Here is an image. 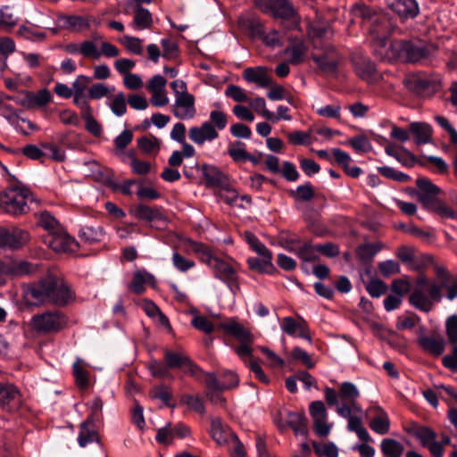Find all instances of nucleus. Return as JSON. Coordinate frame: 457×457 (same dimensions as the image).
<instances>
[{"label":"nucleus","instance_id":"1","mask_svg":"<svg viewBox=\"0 0 457 457\" xmlns=\"http://www.w3.org/2000/svg\"><path fill=\"white\" fill-rule=\"evenodd\" d=\"M436 278L429 279L424 273H420L414 284V287L409 295V303L415 309L430 312L435 305L440 303L444 297L453 301L457 298V275L452 274L441 265L435 266Z\"/></svg>","mask_w":457,"mask_h":457},{"label":"nucleus","instance_id":"2","mask_svg":"<svg viewBox=\"0 0 457 457\" xmlns=\"http://www.w3.org/2000/svg\"><path fill=\"white\" fill-rule=\"evenodd\" d=\"M27 301L33 305L50 303L65 307L75 301L76 294L71 285L62 277L47 274L39 280L27 286L24 290Z\"/></svg>","mask_w":457,"mask_h":457},{"label":"nucleus","instance_id":"3","mask_svg":"<svg viewBox=\"0 0 457 457\" xmlns=\"http://www.w3.org/2000/svg\"><path fill=\"white\" fill-rule=\"evenodd\" d=\"M436 52L437 47L434 44L403 40L390 42L388 49L385 52L376 49V54L383 61H401L413 63L428 60Z\"/></svg>","mask_w":457,"mask_h":457},{"label":"nucleus","instance_id":"4","mask_svg":"<svg viewBox=\"0 0 457 457\" xmlns=\"http://www.w3.org/2000/svg\"><path fill=\"white\" fill-rule=\"evenodd\" d=\"M353 12L356 18L361 20L362 27L372 37L374 52L376 53V49L384 52L388 49L390 42L387 37L390 34L391 23L387 15L365 4H356Z\"/></svg>","mask_w":457,"mask_h":457},{"label":"nucleus","instance_id":"5","mask_svg":"<svg viewBox=\"0 0 457 457\" xmlns=\"http://www.w3.org/2000/svg\"><path fill=\"white\" fill-rule=\"evenodd\" d=\"M325 400L329 406H346L350 410H355L361 412V406L358 403L360 391L352 382H343L340 384L338 392L331 387L324 389Z\"/></svg>","mask_w":457,"mask_h":457},{"label":"nucleus","instance_id":"6","mask_svg":"<svg viewBox=\"0 0 457 457\" xmlns=\"http://www.w3.org/2000/svg\"><path fill=\"white\" fill-rule=\"evenodd\" d=\"M68 323L67 316L61 311H47L32 316L29 326L38 334H54L63 329Z\"/></svg>","mask_w":457,"mask_h":457},{"label":"nucleus","instance_id":"7","mask_svg":"<svg viewBox=\"0 0 457 457\" xmlns=\"http://www.w3.org/2000/svg\"><path fill=\"white\" fill-rule=\"evenodd\" d=\"M30 191L23 187L12 186L0 192V208L11 215H20L26 212Z\"/></svg>","mask_w":457,"mask_h":457},{"label":"nucleus","instance_id":"8","mask_svg":"<svg viewBox=\"0 0 457 457\" xmlns=\"http://www.w3.org/2000/svg\"><path fill=\"white\" fill-rule=\"evenodd\" d=\"M237 266V263L233 259L219 257L212 267L214 277L224 282L233 294L239 290Z\"/></svg>","mask_w":457,"mask_h":457},{"label":"nucleus","instance_id":"9","mask_svg":"<svg viewBox=\"0 0 457 457\" xmlns=\"http://www.w3.org/2000/svg\"><path fill=\"white\" fill-rule=\"evenodd\" d=\"M163 358L169 369H181L184 373L196 378L203 374L201 368L182 351L165 350Z\"/></svg>","mask_w":457,"mask_h":457},{"label":"nucleus","instance_id":"10","mask_svg":"<svg viewBox=\"0 0 457 457\" xmlns=\"http://www.w3.org/2000/svg\"><path fill=\"white\" fill-rule=\"evenodd\" d=\"M44 242L54 252L58 253H74L78 250L79 244L63 228L60 231H55L53 234H46L43 236Z\"/></svg>","mask_w":457,"mask_h":457},{"label":"nucleus","instance_id":"11","mask_svg":"<svg viewBox=\"0 0 457 457\" xmlns=\"http://www.w3.org/2000/svg\"><path fill=\"white\" fill-rule=\"evenodd\" d=\"M255 5L275 18L291 19L295 15V10L287 0H255Z\"/></svg>","mask_w":457,"mask_h":457},{"label":"nucleus","instance_id":"12","mask_svg":"<svg viewBox=\"0 0 457 457\" xmlns=\"http://www.w3.org/2000/svg\"><path fill=\"white\" fill-rule=\"evenodd\" d=\"M309 412L313 420V428L319 436H327L331 430V425L328 424V413L325 404L321 401H313L309 406Z\"/></svg>","mask_w":457,"mask_h":457},{"label":"nucleus","instance_id":"13","mask_svg":"<svg viewBox=\"0 0 457 457\" xmlns=\"http://www.w3.org/2000/svg\"><path fill=\"white\" fill-rule=\"evenodd\" d=\"M195 96L192 94H184L175 97L171 106V112L179 120H191L196 114Z\"/></svg>","mask_w":457,"mask_h":457},{"label":"nucleus","instance_id":"14","mask_svg":"<svg viewBox=\"0 0 457 457\" xmlns=\"http://www.w3.org/2000/svg\"><path fill=\"white\" fill-rule=\"evenodd\" d=\"M312 59L323 72L334 73L337 69L340 56L333 46H328L320 54H312Z\"/></svg>","mask_w":457,"mask_h":457},{"label":"nucleus","instance_id":"15","mask_svg":"<svg viewBox=\"0 0 457 457\" xmlns=\"http://www.w3.org/2000/svg\"><path fill=\"white\" fill-rule=\"evenodd\" d=\"M91 16L58 14L56 21L61 29L81 32L90 29Z\"/></svg>","mask_w":457,"mask_h":457},{"label":"nucleus","instance_id":"16","mask_svg":"<svg viewBox=\"0 0 457 457\" xmlns=\"http://www.w3.org/2000/svg\"><path fill=\"white\" fill-rule=\"evenodd\" d=\"M90 81L91 79L89 77L79 75L72 82L73 103L80 109V112H84L91 108L87 100V96L85 94L87 84Z\"/></svg>","mask_w":457,"mask_h":457},{"label":"nucleus","instance_id":"17","mask_svg":"<svg viewBox=\"0 0 457 457\" xmlns=\"http://www.w3.org/2000/svg\"><path fill=\"white\" fill-rule=\"evenodd\" d=\"M219 328L226 334L232 336L238 342H253V337L249 330L235 319L227 320L219 324Z\"/></svg>","mask_w":457,"mask_h":457},{"label":"nucleus","instance_id":"18","mask_svg":"<svg viewBox=\"0 0 457 457\" xmlns=\"http://www.w3.org/2000/svg\"><path fill=\"white\" fill-rule=\"evenodd\" d=\"M243 79L248 83H254L260 87H268L272 83L269 69L265 66L249 67L243 71Z\"/></svg>","mask_w":457,"mask_h":457},{"label":"nucleus","instance_id":"19","mask_svg":"<svg viewBox=\"0 0 457 457\" xmlns=\"http://www.w3.org/2000/svg\"><path fill=\"white\" fill-rule=\"evenodd\" d=\"M189 139L198 145H203L206 141H213L219 137V133L214 129L213 125L209 121H204L199 127H192L188 131Z\"/></svg>","mask_w":457,"mask_h":457},{"label":"nucleus","instance_id":"20","mask_svg":"<svg viewBox=\"0 0 457 457\" xmlns=\"http://www.w3.org/2000/svg\"><path fill=\"white\" fill-rule=\"evenodd\" d=\"M280 327L282 331L288 336L299 337L310 342L312 341L307 324L303 319L295 320L292 317H285L281 321Z\"/></svg>","mask_w":457,"mask_h":457},{"label":"nucleus","instance_id":"21","mask_svg":"<svg viewBox=\"0 0 457 457\" xmlns=\"http://www.w3.org/2000/svg\"><path fill=\"white\" fill-rule=\"evenodd\" d=\"M386 4L393 12L404 19H413L420 12L416 0H386Z\"/></svg>","mask_w":457,"mask_h":457},{"label":"nucleus","instance_id":"22","mask_svg":"<svg viewBox=\"0 0 457 457\" xmlns=\"http://www.w3.org/2000/svg\"><path fill=\"white\" fill-rule=\"evenodd\" d=\"M418 344L424 352L435 356L441 355L445 347V340L440 335H422L418 338Z\"/></svg>","mask_w":457,"mask_h":457},{"label":"nucleus","instance_id":"23","mask_svg":"<svg viewBox=\"0 0 457 457\" xmlns=\"http://www.w3.org/2000/svg\"><path fill=\"white\" fill-rule=\"evenodd\" d=\"M29 240V233L20 228H14L12 232L4 231L0 234V245L12 249H18L23 246Z\"/></svg>","mask_w":457,"mask_h":457},{"label":"nucleus","instance_id":"24","mask_svg":"<svg viewBox=\"0 0 457 457\" xmlns=\"http://www.w3.org/2000/svg\"><path fill=\"white\" fill-rule=\"evenodd\" d=\"M354 71L359 78L370 84L376 82L378 78L375 64L367 58L355 60Z\"/></svg>","mask_w":457,"mask_h":457},{"label":"nucleus","instance_id":"25","mask_svg":"<svg viewBox=\"0 0 457 457\" xmlns=\"http://www.w3.org/2000/svg\"><path fill=\"white\" fill-rule=\"evenodd\" d=\"M224 377H230L231 382L220 381L213 373H207L205 375L206 392L226 390L237 386L238 378L236 373L232 371H225Z\"/></svg>","mask_w":457,"mask_h":457},{"label":"nucleus","instance_id":"26","mask_svg":"<svg viewBox=\"0 0 457 457\" xmlns=\"http://www.w3.org/2000/svg\"><path fill=\"white\" fill-rule=\"evenodd\" d=\"M195 168L202 171L205 179L206 187H219L221 186L225 180L226 176L216 166L210 164L199 165L197 162L195 164Z\"/></svg>","mask_w":457,"mask_h":457},{"label":"nucleus","instance_id":"27","mask_svg":"<svg viewBox=\"0 0 457 457\" xmlns=\"http://www.w3.org/2000/svg\"><path fill=\"white\" fill-rule=\"evenodd\" d=\"M211 436L212 439L218 445L228 444L229 440L232 438V436H235L230 428L224 425L221 422L220 418H212L211 419Z\"/></svg>","mask_w":457,"mask_h":457},{"label":"nucleus","instance_id":"28","mask_svg":"<svg viewBox=\"0 0 457 457\" xmlns=\"http://www.w3.org/2000/svg\"><path fill=\"white\" fill-rule=\"evenodd\" d=\"M78 442L80 447H86L94 442H100L99 435L92 420H87L80 424Z\"/></svg>","mask_w":457,"mask_h":457},{"label":"nucleus","instance_id":"29","mask_svg":"<svg viewBox=\"0 0 457 457\" xmlns=\"http://www.w3.org/2000/svg\"><path fill=\"white\" fill-rule=\"evenodd\" d=\"M371 410L377 415L370 421V428L379 435L386 434L390 429V420L387 413L380 406H375Z\"/></svg>","mask_w":457,"mask_h":457},{"label":"nucleus","instance_id":"30","mask_svg":"<svg viewBox=\"0 0 457 457\" xmlns=\"http://www.w3.org/2000/svg\"><path fill=\"white\" fill-rule=\"evenodd\" d=\"M79 239L87 245L104 241L105 232L101 226H84L79 231Z\"/></svg>","mask_w":457,"mask_h":457},{"label":"nucleus","instance_id":"31","mask_svg":"<svg viewBox=\"0 0 457 457\" xmlns=\"http://www.w3.org/2000/svg\"><path fill=\"white\" fill-rule=\"evenodd\" d=\"M132 212L137 219L150 222L164 218L162 208L157 206L152 207L146 204H138L133 209Z\"/></svg>","mask_w":457,"mask_h":457},{"label":"nucleus","instance_id":"32","mask_svg":"<svg viewBox=\"0 0 457 457\" xmlns=\"http://www.w3.org/2000/svg\"><path fill=\"white\" fill-rule=\"evenodd\" d=\"M153 24V18L151 12L143 8L141 5H137L135 8L134 19L131 22V26L137 30H143L148 29Z\"/></svg>","mask_w":457,"mask_h":457},{"label":"nucleus","instance_id":"33","mask_svg":"<svg viewBox=\"0 0 457 457\" xmlns=\"http://www.w3.org/2000/svg\"><path fill=\"white\" fill-rule=\"evenodd\" d=\"M380 450L384 457H402L404 446L396 439L386 437L382 439Z\"/></svg>","mask_w":457,"mask_h":457},{"label":"nucleus","instance_id":"34","mask_svg":"<svg viewBox=\"0 0 457 457\" xmlns=\"http://www.w3.org/2000/svg\"><path fill=\"white\" fill-rule=\"evenodd\" d=\"M410 131L415 136L417 145L427 144L431 140L432 129L427 123L411 122Z\"/></svg>","mask_w":457,"mask_h":457},{"label":"nucleus","instance_id":"35","mask_svg":"<svg viewBox=\"0 0 457 457\" xmlns=\"http://www.w3.org/2000/svg\"><path fill=\"white\" fill-rule=\"evenodd\" d=\"M261 257L262 258L249 257L247 259L249 269L259 273H272L275 270V267L271 262L272 256Z\"/></svg>","mask_w":457,"mask_h":457},{"label":"nucleus","instance_id":"36","mask_svg":"<svg viewBox=\"0 0 457 457\" xmlns=\"http://www.w3.org/2000/svg\"><path fill=\"white\" fill-rule=\"evenodd\" d=\"M91 40H84L80 43V54L88 59H99L101 53L97 46V41L102 38L98 34H95Z\"/></svg>","mask_w":457,"mask_h":457},{"label":"nucleus","instance_id":"37","mask_svg":"<svg viewBox=\"0 0 457 457\" xmlns=\"http://www.w3.org/2000/svg\"><path fill=\"white\" fill-rule=\"evenodd\" d=\"M154 281V277L146 271H137L133 276L129 287L136 294H142L145 291V284H151Z\"/></svg>","mask_w":457,"mask_h":457},{"label":"nucleus","instance_id":"38","mask_svg":"<svg viewBox=\"0 0 457 457\" xmlns=\"http://www.w3.org/2000/svg\"><path fill=\"white\" fill-rule=\"evenodd\" d=\"M337 412L339 416L347 419V428L350 431L355 432L362 427V422L360 417L356 416L357 411L350 410L346 406H337Z\"/></svg>","mask_w":457,"mask_h":457},{"label":"nucleus","instance_id":"39","mask_svg":"<svg viewBox=\"0 0 457 457\" xmlns=\"http://www.w3.org/2000/svg\"><path fill=\"white\" fill-rule=\"evenodd\" d=\"M417 439L420 440V445L428 447L435 439H436V433L428 427L414 426L409 430Z\"/></svg>","mask_w":457,"mask_h":457},{"label":"nucleus","instance_id":"40","mask_svg":"<svg viewBox=\"0 0 457 457\" xmlns=\"http://www.w3.org/2000/svg\"><path fill=\"white\" fill-rule=\"evenodd\" d=\"M288 60L292 64H299L304 61L306 54V46L303 42H295L287 46L285 50Z\"/></svg>","mask_w":457,"mask_h":457},{"label":"nucleus","instance_id":"41","mask_svg":"<svg viewBox=\"0 0 457 457\" xmlns=\"http://www.w3.org/2000/svg\"><path fill=\"white\" fill-rule=\"evenodd\" d=\"M27 99L30 107L42 108L51 102L52 95L47 88H43L37 93H28Z\"/></svg>","mask_w":457,"mask_h":457},{"label":"nucleus","instance_id":"42","mask_svg":"<svg viewBox=\"0 0 457 457\" xmlns=\"http://www.w3.org/2000/svg\"><path fill=\"white\" fill-rule=\"evenodd\" d=\"M287 424L295 431L296 435L299 434L306 436L307 427L303 414L299 412H288Z\"/></svg>","mask_w":457,"mask_h":457},{"label":"nucleus","instance_id":"43","mask_svg":"<svg viewBox=\"0 0 457 457\" xmlns=\"http://www.w3.org/2000/svg\"><path fill=\"white\" fill-rule=\"evenodd\" d=\"M72 369L77 386L81 389L87 388L88 386V371L84 361L81 359H77Z\"/></svg>","mask_w":457,"mask_h":457},{"label":"nucleus","instance_id":"44","mask_svg":"<svg viewBox=\"0 0 457 457\" xmlns=\"http://www.w3.org/2000/svg\"><path fill=\"white\" fill-rule=\"evenodd\" d=\"M37 223L46 230V234H53L55 231H60V228H62L58 220L48 212H43L39 214Z\"/></svg>","mask_w":457,"mask_h":457},{"label":"nucleus","instance_id":"45","mask_svg":"<svg viewBox=\"0 0 457 457\" xmlns=\"http://www.w3.org/2000/svg\"><path fill=\"white\" fill-rule=\"evenodd\" d=\"M106 104L112 113L118 117L123 116L127 112L126 96L123 92L117 93Z\"/></svg>","mask_w":457,"mask_h":457},{"label":"nucleus","instance_id":"46","mask_svg":"<svg viewBox=\"0 0 457 457\" xmlns=\"http://www.w3.org/2000/svg\"><path fill=\"white\" fill-rule=\"evenodd\" d=\"M41 264L38 262H30L20 261L14 262V276L33 275L41 270Z\"/></svg>","mask_w":457,"mask_h":457},{"label":"nucleus","instance_id":"47","mask_svg":"<svg viewBox=\"0 0 457 457\" xmlns=\"http://www.w3.org/2000/svg\"><path fill=\"white\" fill-rule=\"evenodd\" d=\"M17 35L30 41H42L46 38V33L37 29L33 25L21 26L17 30Z\"/></svg>","mask_w":457,"mask_h":457},{"label":"nucleus","instance_id":"48","mask_svg":"<svg viewBox=\"0 0 457 457\" xmlns=\"http://www.w3.org/2000/svg\"><path fill=\"white\" fill-rule=\"evenodd\" d=\"M314 453L319 457H338V448L332 443H312Z\"/></svg>","mask_w":457,"mask_h":457},{"label":"nucleus","instance_id":"49","mask_svg":"<svg viewBox=\"0 0 457 457\" xmlns=\"http://www.w3.org/2000/svg\"><path fill=\"white\" fill-rule=\"evenodd\" d=\"M19 399V391L10 384L0 383V405L4 406Z\"/></svg>","mask_w":457,"mask_h":457},{"label":"nucleus","instance_id":"50","mask_svg":"<svg viewBox=\"0 0 457 457\" xmlns=\"http://www.w3.org/2000/svg\"><path fill=\"white\" fill-rule=\"evenodd\" d=\"M81 117L86 121V129L88 132L96 137H98L102 134V126L94 118L92 108L81 112Z\"/></svg>","mask_w":457,"mask_h":457},{"label":"nucleus","instance_id":"51","mask_svg":"<svg viewBox=\"0 0 457 457\" xmlns=\"http://www.w3.org/2000/svg\"><path fill=\"white\" fill-rule=\"evenodd\" d=\"M290 195L295 200L308 202L314 197L313 187L310 182H306L303 185H300L295 190L290 192Z\"/></svg>","mask_w":457,"mask_h":457},{"label":"nucleus","instance_id":"52","mask_svg":"<svg viewBox=\"0 0 457 457\" xmlns=\"http://www.w3.org/2000/svg\"><path fill=\"white\" fill-rule=\"evenodd\" d=\"M150 395L153 398L160 399L167 406L174 408L175 405L170 403L172 398V392L170 386L166 385H160L153 387L150 391Z\"/></svg>","mask_w":457,"mask_h":457},{"label":"nucleus","instance_id":"53","mask_svg":"<svg viewBox=\"0 0 457 457\" xmlns=\"http://www.w3.org/2000/svg\"><path fill=\"white\" fill-rule=\"evenodd\" d=\"M113 90L114 87H109L104 83H95L88 89V97L94 100L110 98Z\"/></svg>","mask_w":457,"mask_h":457},{"label":"nucleus","instance_id":"54","mask_svg":"<svg viewBox=\"0 0 457 457\" xmlns=\"http://www.w3.org/2000/svg\"><path fill=\"white\" fill-rule=\"evenodd\" d=\"M228 154L236 162H245L247 154L245 145L241 141L230 143L228 148Z\"/></svg>","mask_w":457,"mask_h":457},{"label":"nucleus","instance_id":"55","mask_svg":"<svg viewBox=\"0 0 457 457\" xmlns=\"http://www.w3.org/2000/svg\"><path fill=\"white\" fill-rule=\"evenodd\" d=\"M416 185L419 188L418 194L438 195L441 192L440 188L427 178H418L416 179Z\"/></svg>","mask_w":457,"mask_h":457},{"label":"nucleus","instance_id":"56","mask_svg":"<svg viewBox=\"0 0 457 457\" xmlns=\"http://www.w3.org/2000/svg\"><path fill=\"white\" fill-rule=\"evenodd\" d=\"M120 42L132 54H141L143 52L142 40L138 37L125 35L120 39Z\"/></svg>","mask_w":457,"mask_h":457},{"label":"nucleus","instance_id":"57","mask_svg":"<svg viewBox=\"0 0 457 457\" xmlns=\"http://www.w3.org/2000/svg\"><path fill=\"white\" fill-rule=\"evenodd\" d=\"M161 45L162 47V56L168 60L176 59L179 54V46L175 41L170 38H163L161 40Z\"/></svg>","mask_w":457,"mask_h":457},{"label":"nucleus","instance_id":"58","mask_svg":"<svg viewBox=\"0 0 457 457\" xmlns=\"http://www.w3.org/2000/svg\"><path fill=\"white\" fill-rule=\"evenodd\" d=\"M252 109L260 113L267 120L274 118V112L269 111L266 107V101L263 97L249 99L247 102Z\"/></svg>","mask_w":457,"mask_h":457},{"label":"nucleus","instance_id":"59","mask_svg":"<svg viewBox=\"0 0 457 457\" xmlns=\"http://www.w3.org/2000/svg\"><path fill=\"white\" fill-rule=\"evenodd\" d=\"M378 172L386 179L398 181V182H407L410 179V177L401 171L395 170L392 167L382 166L378 168Z\"/></svg>","mask_w":457,"mask_h":457},{"label":"nucleus","instance_id":"60","mask_svg":"<svg viewBox=\"0 0 457 457\" xmlns=\"http://www.w3.org/2000/svg\"><path fill=\"white\" fill-rule=\"evenodd\" d=\"M181 403L187 404L190 409L195 411L204 414L205 408L202 399L197 395H183L180 399Z\"/></svg>","mask_w":457,"mask_h":457},{"label":"nucleus","instance_id":"61","mask_svg":"<svg viewBox=\"0 0 457 457\" xmlns=\"http://www.w3.org/2000/svg\"><path fill=\"white\" fill-rule=\"evenodd\" d=\"M225 95L237 103H247L249 101L245 90L233 84L227 87Z\"/></svg>","mask_w":457,"mask_h":457},{"label":"nucleus","instance_id":"62","mask_svg":"<svg viewBox=\"0 0 457 457\" xmlns=\"http://www.w3.org/2000/svg\"><path fill=\"white\" fill-rule=\"evenodd\" d=\"M137 147L145 154H151L159 150V142L154 137H142L137 139Z\"/></svg>","mask_w":457,"mask_h":457},{"label":"nucleus","instance_id":"63","mask_svg":"<svg viewBox=\"0 0 457 457\" xmlns=\"http://www.w3.org/2000/svg\"><path fill=\"white\" fill-rule=\"evenodd\" d=\"M413 288H411V284L408 279L404 278H397L395 279L391 284V290L394 294L398 296H403L408 293L411 294Z\"/></svg>","mask_w":457,"mask_h":457},{"label":"nucleus","instance_id":"64","mask_svg":"<svg viewBox=\"0 0 457 457\" xmlns=\"http://www.w3.org/2000/svg\"><path fill=\"white\" fill-rule=\"evenodd\" d=\"M446 335L453 345H457V315L448 317L445 322Z\"/></svg>","mask_w":457,"mask_h":457}]
</instances>
